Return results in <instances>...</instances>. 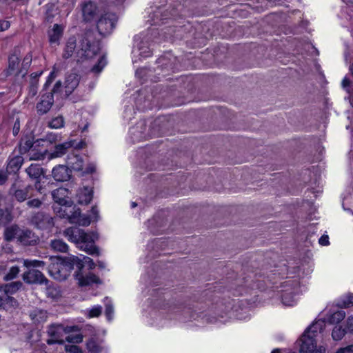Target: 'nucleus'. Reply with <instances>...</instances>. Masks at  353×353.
<instances>
[{"label":"nucleus","mask_w":353,"mask_h":353,"mask_svg":"<svg viewBox=\"0 0 353 353\" xmlns=\"http://www.w3.org/2000/svg\"><path fill=\"white\" fill-rule=\"evenodd\" d=\"M281 301L286 306H293L296 303V299L292 292H285L281 296Z\"/></svg>","instance_id":"31"},{"label":"nucleus","mask_w":353,"mask_h":353,"mask_svg":"<svg viewBox=\"0 0 353 353\" xmlns=\"http://www.w3.org/2000/svg\"><path fill=\"white\" fill-rule=\"evenodd\" d=\"M87 349L91 353H99L102 347L100 343L94 339H91L87 342Z\"/></svg>","instance_id":"32"},{"label":"nucleus","mask_w":353,"mask_h":353,"mask_svg":"<svg viewBox=\"0 0 353 353\" xmlns=\"http://www.w3.org/2000/svg\"><path fill=\"white\" fill-rule=\"evenodd\" d=\"M100 50V44L92 31H88L78 38L70 37L65 44L63 57L68 59L73 54L78 61L92 59Z\"/></svg>","instance_id":"1"},{"label":"nucleus","mask_w":353,"mask_h":353,"mask_svg":"<svg viewBox=\"0 0 353 353\" xmlns=\"http://www.w3.org/2000/svg\"><path fill=\"white\" fill-rule=\"evenodd\" d=\"M64 235L68 239L74 243L77 248L85 251L90 255H99L98 248L94 245V242L98 239V234L94 232H85L77 227L67 228L64 231Z\"/></svg>","instance_id":"2"},{"label":"nucleus","mask_w":353,"mask_h":353,"mask_svg":"<svg viewBox=\"0 0 353 353\" xmlns=\"http://www.w3.org/2000/svg\"><path fill=\"white\" fill-rule=\"evenodd\" d=\"M20 270L18 266H12L10 268L9 272L5 275L4 280L9 281L14 279L19 273Z\"/></svg>","instance_id":"41"},{"label":"nucleus","mask_w":353,"mask_h":353,"mask_svg":"<svg viewBox=\"0 0 353 353\" xmlns=\"http://www.w3.org/2000/svg\"><path fill=\"white\" fill-rule=\"evenodd\" d=\"M106 63L107 62L105 56H101L98 60L97 63L92 67V71L94 73L100 72L105 66Z\"/></svg>","instance_id":"38"},{"label":"nucleus","mask_w":353,"mask_h":353,"mask_svg":"<svg viewBox=\"0 0 353 353\" xmlns=\"http://www.w3.org/2000/svg\"><path fill=\"white\" fill-rule=\"evenodd\" d=\"M68 195V190L64 188H59L52 192L54 202L63 207H70L71 201Z\"/></svg>","instance_id":"11"},{"label":"nucleus","mask_w":353,"mask_h":353,"mask_svg":"<svg viewBox=\"0 0 353 353\" xmlns=\"http://www.w3.org/2000/svg\"><path fill=\"white\" fill-rule=\"evenodd\" d=\"M79 261L80 262L79 264L75 263V265L79 270H81L85 265H87L89 269H94L96 266V264L92 259L83 255H81L80 257H79Z\"/></svg>","instance_id":"29"},{"label":"nucleus","mask_w":353,"mask_h":353,"mask_svg":"<svg viewBox=\"0 0 353 353\" xmlns=\"http://www.w3.org/2000/svg\"><path fill=\"white\" fill-rule=\"evenodd\" d=\"M94 170H95L94 166V165H91V166L88 167V168H86V170L84 172H88V173H92Z\"/></svg>","instance_id":"59"},{"label":"nucleus","mask_w":353,"mask_h":353,"mask_svg":"<svg viewBox=\"0 0 353 353\" xmlns=\"http://www.w3.org/2000/svg\"><path fill=\"white\" fill-rule=\"evenodd\" d=\"M64 30L63 24L55 23L51 30H48L49 41L51 44H59Z\"/></svg>","instance_id":"14"},{"label":"nucleus","mask_w":353,"mask_h":353,"mask_svg":"<svg viewBox=\"0 0 353 353\" xmlns=\"http://www.w3.org/2000/svg\"><path fill=\"white\" fill-rule=\"evenodd\" d=\"M71 223H74L83 226L89 225L91 221H94L90 216L81 214L79 211H75L72 216L68 215Z\"/></svg>","instance_id":"18"},{"label":"nucleus","mask_w":353,"mask_h":353,"mask_svg":"<svg viewBox=\"0 0 353 353\" xmlns=\"http://www.w3.org/2000/svg\"><path fill=\"white\" fill-rule=\"evenodd\" d=\"M75 277L78 281L79 285L81 286H86L100 282L99 278L90 272L86 275H83L81 272H77Z\"/></svg>","instance_id":"13"},{"label":"nucleus","mask_w":353,"mask_h":353,"mask_svg":"<svg viewBox=\"0 0 353 353\" xmlns=\"http://www.w3.org/2000/svg\"><path fill=\"white\" fill-rule=\"evenodd\" d=\"M64 121L62 117H57L51 120L48 125L50 128L59 129L63 126Z\"/></svg>","instance_id":"39"},{"label":"nucleus","mask_w":353,"mask_h":353,"mask_svg":"<svg viewBox=\"0 0 353 353\" xmlns=\"http://www.w3.org/2000/svg\"><path fill=\"white\" fill-rule=\"evenodd\" d=\"M26 172L30 178L33 179H38L43 174V170L39 165L31 164L26 169Z\"/></svg>","instance_id":"28"},{"label":"nucleus","mask_w":353,"mask_h":353,"mask_svg":"<svg viewBox=\"0 0 353 353\" xmlns=\"http://www.w3.org/2000/svg\"><path fill=\"white\" fill-rule=\"evenodd\" d=\"M41 74H42V72H39V73H33V74H32V77H33L34 78H36V77H37L40 76Z\"/></svg>","instance_id":"62"},{"label":"nucleus","mask_w":353,"mask_h":353,"mask_svg":"<svg viewBox=\"0 0 353 353\" xmlns=\"http://www.w3.org/2000/svg\"><path fill=\"white\" fill-rule=\"evenodd\" d=\"M17 302L13 297L7 296L4 298L3 310H8L17 307Z\"/></svg>","instance_id":"36"},{"label":"nucleus","mask_w":353,"mask_h":353,"mask_svg":"<svg viewBox=\"0 0 353 353\" xmlns=\"http://www.w3.org/2000/svg\"><path fill=\"white\" fill-rule=\"evenodd\" d=\"M67 162L68 165L74 170L81 171L83 170V160L78 154L72 153L68 155Z\"/></svg>","instance_id":"19"},{"label":"nucleus","mask_w":353,"mask_h":353,"mask_svg":"<svg viewBox=\"0 0 353 353\" xmlns=\"http://www.w3.org/2000/svg\"><path fill=\"white\" fill-rule=\"evenodd\" d=\"M20 131V122L19 119H17L14 123L13 128H12V134L14 137L18 135L19 132Z\"/></svg>","instance_id":"53"},{"label":"nucleus","mask_w":353,"mask_h":353,"mask_svg":"<svg viewBox=\"0 0 353 353\" xmlns=\"http://www.w3.org/2000/svg\"><path fill=\"white\" fill-rule=\"evenodd\" d=\"M20 228L17 225H12L7 227L4 231V239L7 241H11L18 239L20 232Z\"/></svg>","instance_id":"23"},{"label":"nucleus","mask_w":353,"mask_h":353,"mask_svg":"<svg viewBox=\"0 0 353 353\" xmlns=\"http://www.w3.org/2000/svg\"><path fill=\"white\" fill-rule=\"evenodd\" d=\"M10 27V23H0V32L4 31L8 29Z\"/></svg>","instance_id":"58"},{"label":"nucleus","mask_w":353,"mask_h":353,"mask_svg":"<svg viewBox=\"0 0 353 353\" xmlns=\"http://www.w3.org/2000/svg\"><path fill=\"white\" fill-rule=\"evenodd\" d=\"M137 204L135 202H132V203H131V207H132V208H135V207H137Z\"/></svg>","instance_id":"63"},{"label":"nucleus","mask_w":353,"mask_h":353,"mask_svg":"<svg viewBox=\"0 0 353 353\" xmlns=\"http://www.w3.org/2000/svg\"><path fill=\"white\" fill-rule=\"evenodd\" d=\"M320 245L325 246L329 245V237L327 235H323L319 240Z\"/></svg>","instance_id":"54"},{"label":"nucleus","mask_w":353,"mask_h":353,"mask_svg":"<svg viewBox=\"0 0 353 353\" xmlns=\"http://www.w3.org/2000/svg\"><path fill=\"white\" fill-rule=\"evenodd\" d=\"M137 51L139 52V55L143 58L148 57L152 54V52L148 46H138Z\"/></svg>","instance_id":"46"},{"label":"nucleus","mask_w":353,"mask_h":353,"mask_svg":"<svg viewBox=\"0 0 353 353\" xmlns=\"http://www.w3.org/2000/svg\"><path fill=\"white\" fill-rule=\"evenodd\" d=\"M96 28L100 35L105 37L112 33L115 26L114 23H96Z\"/></svg>","instance_id":"27"},{"label":"nucleus","mask_w":353,"mask_h":353,"mask_svg":"<svg viewBox=\"0 0 353 353\" xmlns=\"http://www.w3.org/2000/svg\"><path fill=\"white\" fill-rule=\"evenodd\" d=\"M21 55L20 49H14L12 54L10 56L8 60V71L10 74L16 75L21 74L23 76V72L20 64L19 57Z\"/></svg>","instance_id":"9"},{"label":"nucleus","mask_w":353,"mask_h":353,"mask_svg":"<svg viewBox=\"0 0 353 353\" xmlns=\"http://www.w3.org/2000/svg\"><path fill=\"white\" fill-rule=\"evenodd\" d=\"M34 143L32 137H26L21 139L20 143H19V152L21 154H25L27 152L30 151L32 152L33 149L32 148L33 147ZM34 152L36 153H39V152H36L34 149ZM30 159H31V152H30Z\"/></svg>","instance_id":"21"},{"label":"nucleus","mask_w":353,"mask_h":353,"mask_svg":"<svg viewBox=\"0 0 353 353\" xmlns=\"http://www.w3.org/2000/svg\"><path fill=\"white\" fill-rule=\"evenodd\" d=\"M22 157L19 156H16L9 161L6 170H8L9 173L15 172L20 169V168L22 165Z\"/></svg>","instance_id":"24"},{"label":"nucleus","mask_w":353,"mask_h":353,"mask_svg":"<svg viewBox=\"0 0 353 353\" xmlns=\"http://www.w3.org/2000/svg\"><path fill=\"white\" fill-rule=\"evenodd\" d=\"M58 69L56 66H54L52 71L50 73L46 82L44 85V88L46 89L53 81L55 77L57 76Z\"/></svg>","instance_id":"44"},{"label":"nucleus","mask_w":353,"mask_h":353,"mask_svg":"<svg viewBox=\"0 0 353 353\" xmlns=\"http://www.w3.org/2000/svg\"><path fill=\"white\" fill-rule=\"evenodd\" d=\"M31 319L37 323L46 321L48 318L47 312L40 309L34 310L30 314Z\"/></svg>","instance_id":"25"},{"label":"nucleus","mask_w":353,"mask_h":353,"mask_svg":"<svg viewBox=\"0 0 353 353\" xmlns=\"http://www.w3.org/2000/svg\"><path fill=\"white\" fill-rule=\"evenodd\" d=\"M23 279L28 283L47 284L48 281L44 275L39 270H29L23 274Z\"/></svg>","instance_id":"10"},{"label":"nucleus","mask_w":353,"mask_h":353,"mask_svg":"<svg viewBox=\"0 0 353 353\" xmlns=\"http://www.w3.org/2000/svg\"><path fill=\"white\" fill-rule=\"evenodd\" d=\"M66 341L73 343H79L83 341V336L81 334H76L74 335H70L65 338Z\"/></svg>","instance_id":"45"},{"label":"nucleus","mask_w":353,"mask_h":353,"mask_svg":"<svg viewBox=\"0 0 353 353\" xmlns=\"http://www.w3.org/2000/svg\"><path fill=\"white\" fill-rule=\"evenodd\" d=\"M271 353H280V350L279 349H275L272 350Z\"/></svg>","instance_id":"64"},{"label":"nucleus","mask_w":353,"mask_h":353,"mask_svg":"<svg viewBox=\"0 0 353 353\" xmlns=\"http://www.w3.org/2000/svg\"><path fill=\"white\" fill-rule=\"evenodd\" d=\"M350 81L347 77H345L342 81V86L344 88H347L350 85Z\"/></svg>","instance_id":"57"},{"label":"nucleus","mask_w":353,"mask_h":353,"mask_svg":"<svg viewBox=\"0 0 353 353\" xmlns=\"http://www.w3.org/2000/svg\"><path fill=\"white\" fill-rule=\"evenodd\" d=\"M102 307L100 305H95L88 311L90 318L97 317L101 314Z\"/></svg>","instance_id":"47"},{"label":"nucleus","mask_w":353,"mask_h":353,"mask_svg":"<svg viewBox=\"0 0 353 353\" xmlns=\"http://www.w3.org/2000/svg\"><path fill=\"white\" fill-rule=\"evenodd\" d=\"M22 286L20 281L12 282L3 285L0 288V291H3L6 294H12L17 292Z\"/></svg>","instance_id":"26"},{"label":"nucleus","mask_w":353,"mask_h":353,"mask_svg":"<svg viewBox=\"0 0 353 353\" xmlns=\"http://www.w3.org/2000/svg\"><path fill=\"white\" fill-rule=\"evenodd\" d=\"M23 265L28 268H38V267H43L45 265L44 261H39V260H29V259H24L23 261Z\"/></svg>","instance_id":"37"},{"label":"nucleus","mask_w":353,"mask_h":353,"mask_svg":"<svg viewBox=\"0 0 353 353\" xmlns=\"http://www.w3.org/2000/svg\"><path fill=\"white\" fill-rule=\"evenodd\" d=\"M66 353H83L82 350L75 345H68L65 346Z\"/></svg>","instance_id":"48"},{"label":"nucleus","mask_w":353,"mask_h":353,"mask_svg":"<svg viewBox=\"0 0 353 353\" xmlns=\"http://www.w3.org/2000/svg\"><path fill=\"white\" fill-rule=\"evenodd\" d=\"M325 326V321L323 319H318L313 323L304 332L301 337L302 343L310 339L312 343L317 342V338L322 333Z\"/></svg>","instance_id":"8"},{"label":"nucleus","mask_w":353,"mask_h":353,"mask_svg":"<svg viewBox=\"0 0 353 353\" xmlns=\"http://www.w3.org/2000/svg\"><path fill=\"white\" fill-rule=\"evenodd\" d=\"M92 190L88 187L80 188L77 194L78 202L81 204L89 203L92 199Z\"/></svg>","instance_id":"20"},{"label":"nucleus","mask_w":353,"mask_h":353,"mask_svg":"<svg viewBox=\"0 0 353 353\" xmlns=\"http://www.w3.org/2000/svg\"><path fill=\"white\" fill-rule=\"evenodd\" d=\"M17 241L24 245H31L34 241L32 232L28 230H20Z\"/></svg>","instance_id":"22"},{"label":"nucleus","mask_w":353,"mask_h":353,"mask_svg":"<svg viewBox=\"0 0 353 353\" xmlns=\"http://www.w3.org/2000/svg\"><path fill=\"white\" fill-rule=\"evenodd\" d=\"M50 217L43 214H37L34 218V221L37 224L38 228H43L45 227V224H50Z\"/></svg>","instance_id":"33"},{"label":"nucleus","mask_w":353,"mask_h":353,"mask_svg":"<svg viewBox=\"0 0 353 353\" xmlns=\"http://www.w3.org/2000/svg\"><path fill=\"white\" fill-rule=\"evenodd\" d=\"M335 353H353V345L341 347Z\"/></svg>","instance_id":"51"},{"label":"nucleus","mask_w":353,"mask_h":353,"mask_svg":"<svg viewBox=\"0 0 353 353\" xmlns=\"http://www.w3.org/2000/svg\"><path fill=\"white\" fill-rule=\"evenodd\" d=\"M104 303L105 305V315L108 319L110 321L112 319L114 312L113 306L111 303V301L108 299V298L105 299Z\"/></svg>","instance_id":"42"},{"label":"nucleus","mask_w":353,"mask_h":353,"mask_svg":"<svg viewBox=\"0 0 353 353\" xmlns=\"http://www.w3.org/2000/svg\"><path fill=\"white\" fill-rule=\"evenodd\" d=\"M93 221H97L99 217V210L97 207H92L89 215Z\"/></svg>","instance_id":"52"},{"label":"nucleus","mask_w":353,"mask_h":353,"mask_svg":"<svg viewBox=\"0 0 353 353\" xmlns=\"http://www.w3.org/2000/svg\"><path fill=\"white\" fill-rule=\"evenodd\" d=\"M97 263H98V266L100 268H101V269L105 268V263L103 261H98Z\"/></svg>","instance_id":"60"},{"label":"nucleus","mask_w":353,"mask_h":353,"mask_svg":"<svg viewBox=\"0 0 353 353\" xmlns=\"http://www.w3.org/2000/svg\"><path fill=\"white\" fill-rule=\"evenodd\" d=\"M353 304V297L349 296L345 301H344L341 305L344 307H348Z\"/></svg>","instance_id":"55"},{"label":"nucleus","mask_w":353,"mask_h":353,"mask_svg":"<svg viewBox=\"0 0 353 353\" xmlns=\"http://www.w3.org/2000/svg\"><path fill=\"white\" fill-rule=\"evenodd\" d=\"M27 205L30 208H39L41 205V201L38 199H34L28 201Z\"/></svg>","instance_id":"50"},{"label":"nucleus","mask_w":353,"mask_h":353,"mask_svg":"<svg viewBox=\"0 0 353 353\" xmlns=\"http://www.w3.org/2000/svg\"><path fill=\"white\" fill-rule=\"evenodd\" d=\"M53 178L58 181H65L70 179V171L63 165L55 166L52 171Z\"/></svg>","instance_id":"12"},{"label":"nucleus","mask_w":353,"mask_h":353,"mask_svg":"<svg viewBox=\"0 0 353 353\" xmlns=\"http://www.w3.org/2000/svg\"><path fill=\"white\" fill-rule=\"evenodd\" d=\"M81 11L84 22H116L118 20L117 16L112 12L102 15L97 4L90 1L81 4Z\"/></svg>","instance_id":"5"},{"label":"nucleus","mask_w":353,"mask_h":353,"mask_svg":"<svg viewBox=\"0 0 353 353\" xmlns=\"http://www.w3.org/2000/svg\"><path fill=\"white\" fill-rule=\"evenodd\" d=\"M345 331L341 326H335L332 332V339L339 341L344 336Z\"/></svg>","instance_id":"35"},{"label":"nucleus","mask_w":353,"mask_h":353,"mask_svg":"<svg viewBox=\"0 0 353 353\" xmlns=\"http://www.w3.org/2000/svg\"><path fill=\"white\" fill-rule=\"evenodd\" d=\"M50 247L53 250L60 252H66L68 249V245L61 239L51 241Z\"/></svg>","instance_id":"30"},{"label":"nucleus","mask_w":353,"mask_h":353,"mask_svg":"<svg viewBox=\"0 0 353 353\" xmlns=\"http://www.w3.org/2000/svg\"><path fill=\"white\" fill-rule=\"evenodd\" d=\"M85 145V143L83 140L79 142H77L75 140H70L56 145L54 151L52 152H48L47 150H43L39 153H36L33 150L31 152V159L32 160H42L44 159L46 156L48 159L59 158L65 155L70 148L79 150L83 148Z\"/></svg>","instance_id":"4"},{"label":"nucleus","mask_w":353,"mask_h":353,"mask_svg":"<svg viewBox=\"0 0 353 353\" xmlns=\"http://www.w3.org/2000/svg\"><path fill=\"white\" fill-rule=\"evenodd\" d=\"M52 263L48 268L49 274L56 280L63 281L70 274L72 270L79 263V257L73 255L51 258Z\"/></svg>","instance_id":"3"},{"label":"nucleus","mask_w":353,"mask_h":353,"mask_svg":"<svg viewBox=\"0 0 353 353\" xmlns=\"http://www.w3.org/2000/svg\"><path fill=\"white\" fill-rule=\"evenodd\" d=\"M14 196L18 201H24L28 196V188L15 190Z\"/></svg>","instance_id":"34"},{"label":"nucleus","mask_w":353,"mask_h":353,"mask_svg":"<svg viewBox=\"0 0 353 353\" xmlns=\"http://www.w3.org/2000/svg\"><path fill=\"white\" fill-rule=\"evenodd\" d=\"M4 298L0 296V310L3 309Z\"/></svg>","instance_id":"61"},{"label":"nucleus","mask_w":353,"mask_h":353,"mask_svg":"<svg viewBox=\"0 0 353 353\" xmlns=\"http://www.w3.org/2000/svg\"><path fill=\"white\" fill-rule=\"evenodd\" d=\"M31 62H32V54H31V53L29 52L23 58V61L21 63V67H22L23 75H25L28 68L30 65Z\"/></svg>","instance_id":"43"},{"label":"nucleus","mask_w":353,"mask_h":353,"mask_svg":"<svg viewBox=\"0 0 353 353\" xmlns=\"http://www.w3.org/2000/svg\"><path fill=\"white\" fill-rule=\"evenodd\" d=\"M10 173L8 170H1L0 171V185L4 184L8 178V174Z\"/></svg>","instance_id":"49"},{"label":"nucleus","mask_w":353,"mask_h":353,"mask_svg":"<svg viewBox=\"0 0 353 353\" xmlns=\"http://www.w3.org/2000/svg\"><path fill=\"white\" fill-rule=\"evenodd\" d=\"M12 216L10 213L6 210L0 208V224H6L11 221Z\"/></svg>","instance_id":"40"},{"label":"nucleus","mask_w":353,"mask_h":353,"mask_svg":"<svg viewBox=\"0 0 353 353\" xmlns=\"http://www.w3.org/2000/svg\"><path fill=\"white\" fill-rule=\"evenodd\" d=\"M76 327H63L60 324H53L49 326L48 334L50 339L47 340V343L49 345L54 343L63 344V340L62 339L64 333H69L74 330Z\"/></svg>","instance_id":"6"},{"label":"nucleus","mask_w":353,"mask_h":353,"mask_svg":"<svg viewBox=\"0 0 353 353\" xmlns=\"http://www.w3.org/2000/svg\"><path fill=\"white\" fill-rule=\"evenodd\" d=\"M326 309L324 312H326V319H325V321H327L330 324L338 323L341 321L345 316V312L341 310H330L327 311Z\"/></svg>","instance_id":"17"},{"label":"nucleus","mask_w":353,"mask_h":353,"mask_svg":"<svg viewBox=\"0 0 353 353\" xmlns=\"http://www.w3.org/2000/svg\"><path fill=\"white\" fill-rule=\"evenodd\" d=\"M79 80L77 74H70L66 77L64 85L65 97H68L74 91L79 85Z\"/></svg>","instance_id":"16"},{"label":"nucleus","mask_w":353,"mask_h":353,"mask_svg":"<svg viewBox=\"0 0 353 353\" xmlns=\"http://www.w3.org/2000/svg\"><path fill=\"white\" fill-rule=\"evenodd\" d=\"M61 88V82L58 81L53 88L52 93L50 92L41 96V101L37 105V109L39 114H46L50 110L54 102L53 94L58 93Z\"/></svg>","instance_id":"7"},{"label":"nucleus","mask_w":353,"mask_h":353,"mask_svg":"<svg viewBox=\"0 0 353 353\" xmlns=\"http://www.w3.org/2000/svg\"><path fill=\"white\" fill-rule=\"evenodd\" d=\"M347 328L350 332H353V316L348 317L347 320Z\"/></svg>","instance_id":"56"},{"label":"nucleus","mask_w":353,"mask_h":353,"mask_svg":"<svg viewBox=\"0 0 353 353\" xmlns=\"http://www.w3.org/2000/svg\"><path fill=\"white\" fill-rule=\"evenodd\" d=\"M300 351L301 353H325V348L323 346L317 347L316 343L307 339L301 343Z\"/></svg>","instance_id":"15"}]
</instances>
